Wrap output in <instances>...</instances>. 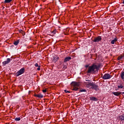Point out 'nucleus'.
Here are the masks:
<instances>
[{"instance_id":"26","label":"nucleus","mask_w":124,"mask_h":124,"mask_svg":"<svg viewBox=\"0 0 124 124\" xmlns=\"http://www.w3.org/2000/svg\"><path fill=\"white\" fill-rule=\"evenodd\" d=\"M37 70H40V66H38V67L37 68Z\"/></svg>"},{"instance_id":"4","label":"nucleus","mask_w":124,"mask_h":124,"mask_svg":"<svg viewBox=\"0 0 124 124\" xmlns=\"http://www.w3.org/2000/svg\"><path fill=\"white\" fill-rule=\"evenodd\" d=\"M112 76L110 75V74H105L102 77L104 80H108V79H111Z\"/></svg>"},{"instance_id":"21","label":"nucleus","mask_w":124,"mask_h":124,"mask_svg":"<svg viewBox=\"0 0 124 124\" xmlns=\"http://www.w3.org/2000/svg\"><path fill=\"white\" fill-rule=\"evenodd\" d=\"M35 66L36 67H38L39 66V65H38V64L37 63L35 64Z\"/></svg>"},{"instance_id":"18","label":"nucleus","mask_w":124,"mask_h":124,"mask_svg":"<svg viewBox=\"0 0 124 124\" xmlns=\"http://www.w3.org/2000/svg\"><path fill=\"white\" fill-rule=\"evenodd\" d=\"M15 121H16V122H19V121H21V118L16 117L15 119Z\"/></svg>"},{"instance_id":"11","label":"nucleus","mask_w":124,"mask_h":124,"mask_svg":"<svg viewBox=\"0 0 124 124\" xmlns=\"http://www.w3.org/2000/svg\"><path fill=\"white\" fill-rule=\"evenodd\" d=\"M34 96H35V97H38L39 98H43V95L41 94H35L34 95Z\"/></svg>"},{"instance_id":"7","label":"nucleus","mask_w":124,"mask_h":124,"mask_svg":"<svg viewBox=\"0 0 124 124\" xmlns=\"http://www.w3.org/2000/svg\"><path fill=\"white\" fill-rule=\"evenodd\" d=\"M10 62H11V59L10 58H7V61H4L2 62L3 66H4L6 64H8Z\"/></svg>"},{"instance_id":"20","label":"nucleus","mask_w":124,"mask_h":124,"mask_svg":"<svg viewBox=\"0 0 124 124\" xmlns=\"http://www.w3.org/2000/svg\"><path fill=\"white\" fill-rule=\"evenodd\" d=\"M79 92H84L85 93H86V92H87V90H85V89H81Z\"/></svg>"},{"instance_id":"16","label":"nucleus","mask_w":124,"mask_h":124,"mask_svg":"<svg viewBox=\"0 0 124 124\" xmlns=\"http://www.w3.org/2000/svg\"><path fill=\"white\" fill-rule=\"evenodd\" d=\"M117 87L118 89H123L124 85H123V84H120V85H118Z\"/></svg>"},{"instance_id":"25","label":"nucleus","mask_w":124,"mask_h":124,"mask_svg":"<svg viewBox=\"0 0 124 124\" xmlns=\"http://www.w3.org/2000/svg\"><path fill=\"white\" fill-rule=\"evenodd\" d=\"M19 32H20V33H22V32H23V30H19Z\"/></svg>"},{"instance_id":"12","label":"nucleus","mask_w":124,"mask_h":124,"mask_svg":"<svg viewBox=\"0 0 124 124\" xmlns=\"http://www.w3.org/2000/svg\"><path fill=\"white\" fill-rule=\"evenodd\" d=\"M70 60H71V57L68 56L66 58H65L64 60V62H69V61H70Z\"/></svg>"},{"instance_id":"14","label":"nucleus","mask_w":124,"mask_h":124,"mask_svg":"<svg viewBox=\"0 0 124 124\" xmlns=\"http://www.w3.org/2000/svg\"><path fill=\"white\" fill-rule=\"evenodd\" d=\"M90 99L93 101H97V99L95 97H91Z\"/></svg>"},{"instance_id":"9","label":"nucleus","mask_w":124,"mask_h":124,"mask_svg":"<svg viewBox=\"0 0 124 124\" xmlns=\"http://www.w3.org/2000/svg\"><path fill=\"white\" fill-rule=\"evenodd\" d=\"M113 94L114 95H115L116 96H119V95H121L122 94V92H112Z\"/></svg>"},{"instance_id":"2","label":"nucleus","mask_w":124,"mask_h":124,"mask_svg":"<svg viewBox=\"0 0 124 124\" xmlns=\"http://www.w3.org/2000/svg\"><path fill=\"white\" fill-rule=\"evenodd\" d=\"M71 84L73 87V91H78L79 90V86L81 85V82L73 81Z\"/></svg>"},{"instance_id":"5","label":"nucleus","mask_w":124,"mask_h":124,"mask_svg":"<svg viewBox=\"0 0 124 124\" xmlns=\"http://www.w3.org/2000/svg\"><path fill=\"white\" fill-rule=\"evenodd\" d=\"M93 85V82H88L85 83L86 88H89V89H92Z\"/></svg>"},{"instance_id":"19","label":"nucleus","mask_w":124,"mask_h":124,"mask_svg":"<svg viewBox=\"0 0 124 124\" xmlns=\"http://www.w3.org/2000/svg\"><path fill=\"white\" fill-rule=\"evenodd\" d=\"M124 56H119L117 58L118 61H120V60H122V59H124Z\"/></svg>"},{"instance_id":"28","label":"nucleus","mask_w":124,"mask_h":124,"mask_svg":"<svg viewBox=\"0 0 124 124\" xmlns=\"http://www.w3.org/2000/svg\"><path fill=\"white\" fill-rule=\"evenodd\" d=\"M122 3H123V4H124V0L123 1Z\"/></svg>"},{"instance_id":"23","label":"nucleus","mask_w":124,"mask_h":124,"mask_svg":"<svg viewBox=\"0 0 124 124\" xmlns=\"http://www.w3.org/2000/svg\"><path fill=\"white\" fill-rule=\"evenodd\" d=\"M85 67H86V68H89V67H90V65H85Z\"/></svg>"},{"instance_id":"8","label":"nucleus","mask_w":124,"mask_h":124,"mask_svg":"<svg viewBox=\"0 0 124 124\" xmlns=\"http://www.w3.org/2000/svg\"><path fill=\"white\" fill-rule=\"evenodd\" d=\"M92 89H93L94 90H95V91H98L99 90V88L98 87V85L94 83H93Z\"/></svg>"},{"instance_id":"22","label":"nucleus","mask_w":124,"mask_h":124,"mask_svg":"<svg viewBox=\"0 0 124 124\" xmlns=\"http://www.w3.org/2000/svg\"><path fill=\"white\" fill-rule=\"evenodd\" d=\"M46 92H47V90H46V89H45V90H43V93H46Z\"/></svg>"},{"instance_id":"27","label":"nucleus","mask_w":124,"mask_h":124,"mask_svg":"<svg viewBox=\"0 0 124 124\" xmlns=\"http://www.w3.org/2000/svg\"><path fill=\"white\" fill-rule=\"evenodd\" d=\"M53 32L54 34H56V30L53 31Z\"/></svg>"},{"instance_id":"29","label":"nucleus","mask_w":124,"mask_h":124,"mask_svg":"<svg viewBox=\"0 0 124 124\" xmlns=\"http://www.w3.org/2000/svg\"><path fill=\"white\" fill-rule=\"evenodd\" d=\"M122 93H123V94H124V92H123Z\"/></svg>"},{"instance_id":"1","label":"nucleus","mask_w":124,"mask_h":124,"mask_svg":"<svg viewBox=\"0 0 124 124\" xmlns=\"http://www.w3.org/2000/svg\"><path fill=\"white\" fill-rule=\"evenodd\" d=\"M99 65L94 63L87 68L86 72L88 74H95L99 70Z\"/></svg>"},{"instance_id":"6","label":"nucleus","mask_w":124,"mask_h":124,"mask_svg":"<svg viewBox=\"0 0 124 124\" xmlns=\"http://www.w3.org/2000/svg\"><path fill=\"white\" fill-rule=\"evenodd\" d=\"M102 39V38H101V36H99L94 38V39L93 40V42H99V41H101Z\"/></svg>"},{"instance_id":"17","label":"nucleus","mask_w":124,"mask_h":124,"mask_svg":"<svg viewBox=\"0 0 124 124\" xmlns=\"http://www.w3.org/2000/svg\"><path fill=\"white\" fill-rule=\"evenodd\" d=\"M13 0H5L4 3H9L11 2Z\"/></svg>"},{"instance_id":"13","label":"nucleus","mask_w":124,"mask_h":124,"mask_svg":"<svg viewBox=\"0 0 124 124\" xmlns=\"http://www.w3.org/2000/svg\"><path fill=\"white\" fill-rule=\"evenodd\" d=\"M118 41V39L117 38H114V39L112 40L111 41V44H115V42H117Z\"/></svg>"},{"instance_id":"30","label":"nucleus","mask_w":124,"mask_h":124,"mask_svg":"<svg viewBox=\"0 0 124 124\" xmlns=\"http://www.w3.org/2000/svg\"><path fill=\"white\" fill-rule=\"evenodd\" d=\"M65 68L66 69V67H65Z\"/></svg>"},{"instance_id":"10","label":"nucleus","mask_w":124,"mask_h":124,"mask_svg":"<svg viewBox=\"0 0 124 124\" xmlns=\"http://www.w3.org/2000/svg\"><path fill=\"white\" fill-rule=\"evenodd\" d=\"M59 59H60L59 57L57 56H54L52 62H58V61H59Z\"/></svg>"},{"instance_id":"24","label":"nucleus","mask_w":124,"mask_h":124,"mask_svg":"<svg viewBox=\"0 0 124 124\" xmlns=\"http://www.w3.org/2000/svg\"><path fill=\"white\" fill-rule=\"evenodd\" d=\"M64 92L66 93H70L69 91L66 90H64Z\"/></svg>"},{"instance_id":"3","label":"nucleus","mask_w":124,"mask_h":124,"mask_svg":"<svg viewBox=\"0 0 124 124\" xmlns=\"http://www.w3.org/2000/svg\"><path fill=\"white\" fill-rule=\"evenodd\" d=\"M24 73H25V68H22L16 73V76L18 77V76H20V75L24 74Z\"/></svg>"},{"instance_id":"15","label":"nucleus","mask_w":124,"mask_h":124,"mask_svg":"<svg viewBox=\"0 0 124 124\" xmlns=\"http://www.w3.org/2000/svg\"><path fill=\"white\" fill-rule=\"evenodd\" d=\"M20 42V41L19 40L15 41L14 43V45H16V46H17V45H18V44H19Z\"/></svg>"}]
</instances>
